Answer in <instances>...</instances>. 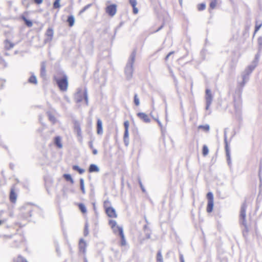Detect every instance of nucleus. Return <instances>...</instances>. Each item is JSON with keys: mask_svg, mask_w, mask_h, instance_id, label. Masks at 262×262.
I'll list each match as a JSON object with an SVG mask.
<instances>
[{"mask_svg": "<svg viewBox=\"0 0 262 262\" xmlns=\"http://www.w3.org/2000/svg\"><path fill=\"white\" fill-rule=\"evenodd\" d=\"M103 208L108 217L112 219L117 217V213L115 209L112 206L111 202L109 200H107L104 201Z\"/></svg>", "mask_w": 262, "mask_h": 262, "instance_id": "nucleus-2", "label": "nucleus"}, {"mask_svg": "<svg viewBox=\"0 0 262 262\" xmlns=\"http://www.w3.org/2000/svg\"><path fill=\"white\" fill-rule=\"evenodd\" d=\"M54 143L58 148H61L62 147L61 138L59 136H56L54 138Z\"/></svg>", "mask_w": 262, "mask_h": 262, "instance_id": "nucleus-16", "label": "nucleus"}, {"mask_svg": "<svg viewBox=\"0 0 262 262\" xmlns=\"http://www.w3.org/2000/svg\"><path fill=\"white\" fill-rule=\"evenodd\" d=\"M150 238V234H147V235H146V239H148Z\"/></svg>", "mask_w": 262, "mask_h": 262, "instance_id": "nucleus-47", "label": "nucleus"}, {"mask_svg": "<svg viewBox=\"0 0 262 262\" xmlns=\"http://www.w3.org/2000/svg\"><path fill=\"white\" fill-rule=\"evenodd\" d=\"M157 122H158V124H159L160 125H161V123H160L158 120H157Z\"/></svg>", "mask_w": 262, "mask_h": 262, "instance_id": "nucleus-50", "label": "nucleus"}, {"mask_svg": "<svg viewBox=\"0 0 262 262\" xmlns=\"http://www.w3.org/2000/svg\"><path fill=\"white\" fill-rule=\"evenodd\" d=\"M108 225L113 230L114 233L122 234L123 233V229L121 227L117 226V222L115 220H110L108 221Z\"/></svg>", "mask_w": 262, "mask_h": 262, "instance_id": "nucleus-3", "label": "nucleus"}, {"mask_svg": "<svg viewBox=\"0 0 262 262\" xmlns=\"http://www.w3.org/2000/svg\"><path fill=\"white\" fill-rule=\"evenodd\" d=\"M173 53H174V52H169L168 54L169 56H170V55H171V54H173Z\"/></svg>", "mask_w": 262, "mask_h": 262, "instance_id": "nucleus-49", "label": "nucleus"}, {"mask_svg": "<svg viewBox=\"0 0 262 262\" xmlns=\"http://www.w3.org/2000/svg\"><path fill=\"white\" fill-rule=\"evenodd\" d=\"M105 12L111 17L114 16L117 12V5L112 4L107 6L105 8Z\"/></svg>", "mask_w": 262, "mask_h": 262, "instance_id": "nucleus-5", "label": "nucleus"}, {"mask_svg": "<svg viewBox=\"0 0 262 262\" xmlns=\"http://www.w3.org/2000/svg\"><path fill=\"white\" fill-rule=\"evenodd\" d=\"M197 8L199 11L204 10L206 8V5L205 3L199 4L198 5Z\"/></svg>", "mask_w": 262, "mask_h": 262, "instance_id": "nucleus-33", "label": "nucleus"}, {"mask_svg": "<svg viewBox=\"0 0 262 262\" xmlns=\"http://www.w3.org/2000/svg\"><path fill=\"white\" fill-rule=\"evenodd\" d=\"M226 151L227 156L228 157H229V150L227 144L226 145Z\"/></svg>", "mask_w": 262, "mask_h": 262, "instance_id": "nucleus-40", "label": "nucleus"}, {"mask_svg": "<svg viewBox=\"0 0 262 262\" xmlns=\"http://www.w3.org/2000/svg\"><path fill=\"white\" fill-rule=\"evenodd\" d=\"M163 27V26H161V27L159 29V30L161 29Z\"/></svg>", "mask_w": 262, "mask_h": 262, "instance_id": "nucleus-51", "label": "nucleus"}, {"mask_svg": "<svg viewBox=\"0 0 262 262\" xmlns=\"http://www.w3.org/2000/svg\"><path fill=\"white\" fill-rule=\"evenodd\" d=\"M262 26V20H256L255 21V30L254 32V35L259 30L260 27Z\"/></svg>", "mask_w": 262, "mask_h": 262, "instance_id": "nucleus-18", "label": "nucleus"}, {"mask_svg": "<svg viewBox=\"0 0 262 262\" xmlns=\"http://www.w3.org/2000/svg\"><path fill=\"white\" fill-rule=\"evenodd\" d=\"M91 4L87 5L86 6H84L80 11H79V14H82L83 13L85 10H86L89 8H90L91 6Z\"/></svg>", "mask_w": 262, "mask_h": 262, "instance_id": "nucleus-35", "label": "nucleus"}, {"mask_svg": "<svg viewBox=\"0 0 262 262\" xmlns=\"http://www.w3.org/2000/svg\"><path fill=\"white\" fill-rule=\"evenodd\" d=\"M60 0H55L53 3V8L54 9H59L60 7Z\"/></svg>", "mask_w": 262, "mask_h": 262, "instance_id": "nucleus-32", "label": "nucleus"}, {"mask_svg": "<svg viewBox=\"0 0 262 262\" xmlns=\"http://www.w3.org/2000/svg\"><path fill=\"white\" fill-rule=\"evenodd\" d=\"M209 152L208 148L206 145H203L202 149V154L204 156H206L208 155Z\"/></svg>", "mask_w": 262, "mask_h": 262, "instance_id": "nucleus-29", "label": "nucleus"}, {"mask_svg": "<svg viewBox=\"0 0 262 262\" xmlns=\"http://www.w3.org/2000/svg\"><path fill=\"white\" fill-rule=\"evenodd\" d=\"M205 98H206V103H207V105L208 107L210 105L211 101H212L211 93V91L208 89H207L206 90Z\"/></svg>", "mask_w": 262, "mask_h": 262, "instance_id": "nucleus-12", "label": "nucleus"}, {"mask_svg": "<svg viewBox=\"0 0 262 262\" xmlns=\"http://www.w3.org/2000/svg\"><path fill=\"white\" fill-rule=\"evenodd\" d=\"M21 18L25 21V24L29 27L32 26V22L31 20H28L25 16H21Z\"/></svg>", "mask_w": 262, "mask_h": 262, "instance_id": "nucleus-23", "label": "nucleus"}, {"mask_svg": "<svg viewBox=\"0 0 262 262\" xmlns=\"http://www.w3.org/2000/svg\"><path fill=\"white\" fill-rule=\"evenodd\" d=\"M73 169L75 170H76L77 171H78L80 174H82L84 172V170L81 168H80V167H79L77 165H74L73 166Z\"/></svg>", "mask_w": 262, "mask_h": 262, "instance_id": "nucleus-31", "label": "nucleus"}, {"mask_svg": "<svg viewBox=\"0 0 262 262\" xmlns=\"http://www.w3.org/2000/svg\"><path fill=\"white\" fill-rule=\"evenodd\" d=\"M7 46H9V48H12L13 47V45H12L10 41H7L6 43Z\"/></svg>", "mask_w": 262, "mask_h": 262, "instance_id": "nucleus-41", "label": "nucleus"}, {"mask_svg": "<svg viewBox=\"0 0 262 262\" xmlns=\"http://www.w3.org/2000/svg\"><path fill=\"white\" fill-rule=\"evenodd\" d=\"M119 236L121 237V245L122 246H125L126 245V241L123 233H122V234H119Z\"/></svg>", "mask_w": 262, "mask_h": 262, "instance_id": "nucleus-30", "label": "nucleus"}, {"mask_svg": "<svg viewBox=\"0 0 262 262\" xmlns=\"http://www.w3.org/2000/svg\"><path fill=\"white\" fill-rule=\"evenodd\" d=\"M67 22L68 23V26L72 27L74 26L75 23V18L73 15H69L67 19Z\"/></svg>", "mask_w": 262, "mask_h": 262, "instance_id": "nucleus-17", "label": "nucleus"}, {"mask_svg": "<svg viewBox=\"0 0 262 262\" xmlns=\"http://www.w3.org/2000/svg\"><path fill=\"white\" fill-rule=\"evenodd\" d=\"M217 4V0H212L209 5L210 8L211 9H214L216 6Z\"/></svg>", "mask_w": 262, "mask_h": 262, "instance_id": "nucleus-26", "label": "nucleus"}, {"mask_svg": "<svg viewBox=\"0 0 262 262\" xmlns=\"http://www.w3.org/2000/svg\"><path fill=\"white\" fill-rule=\"evenodd\" d=\"M63 177L67 181L70 182L71 184H73L74 183V181L70 174H64Z\"/></svg>", "mask_w": 262, "mask_h": 262, "instance_id": "nucleus-24", "label": "nucleus"}, {"mask_svg": "<svg viewBox=\"0 0 262 262\" xmlns=\"http://www.w3.org/2000/svg\"><path fill=\"white\" fill-rule=\"evenodd\" d=\"M157 261L158 262H163V257L161 251H159L157 253Z\"/></svg>", "mask_w": 262, "mask_h": 262, "instance_id": "nucleus-28", "label": "nucleus"}, {"mask_svg": "<svg viewBox=\"0 0 262 262\" xmlns=\"http://www.w3.org/2000/svg\"><path fill=\"white\" fill-rule=\"evenodd\" d=\"M129 3L133 7V11L134 14H137L138 12V9L136 7L137 1L136 0H129Z\"/></svg>", "mask_w": 262, "mask_h": 262, "instance_id": "nucleus-15", "label": "nucleus"}, {"mask_svg": "<svg viewBox=\"0 0 262 262\" xmlns=\"http://www.w3.org/2000/svg\"><path fill=\"white\" fill-rule=\"evenodd\" d=\"M54 34L53 29L51 28H49L45 33L46 36V42H49L52 40Z\"/></svg>", "mask_w": 262, "mask_h": 262, "instance_id": "nucleus-8", "label": "nucleus"}, {"mask_svg": "<svg viewBox=\"0 0 262 262\" xmlns=\"http://www.w3.org/2000/svg\"><path fill=\"white\" fill-rule=\"evenodd\" d=\"M80 188L82 191V193H85V189L84 187V181L83 179H81L80 180Z\"/></svg>", "mask_w": 262, "mask_h": 262, "instance_id": "nucleus-34", "label": "nucleus"}, {"mask_svg": "<svg viewBox=\"0 0 262 262\" xmlns=\"http://www.w3.org/2000/svg\"><path fill=\"white\" fill-rule=\"evenodd\" d=\"M90 147L91 148L93 149V143L92 142H90Z\"/></svg>", "mask_w": 262, "mask_h": 262, "instance_id": "nucleus-46", "label": "nucleus"}, {"mask_svg": "<svg viewBox=\"0 0 262 262\" xmlns=\"http://www.w3.org/2000/svg\"><path fill=\"white\" fill-rule=\"evenodd\" d=\"M54 78L60 91H66L67 90L68 87V77L63 72H58Z\"/></svg>", "mask_w": 262, "mask_h": 262, "instance_id": "nucleus-1", "label": "nucleus"}, {"mask_svg": "<svg viewBox=\"0 0 262 262\" xmlns=\"http://www.w3.org/2000/svg\"><path fill=\"white\" fill-rule=\"evenodd\" d=\"M169 56H170L168 54H167V55L165 57V60H167Z\"/></svg>", "mask_w": 262, "mask_h": 262, "instance_id": "nucleus-48", "label": "nucleus"}, {"mask_svg": "<svg viewBox=\"0 0 262 262\" xmlns=\"http://www.w3.org/2000/svg\"><path fill=\"white\" fill-rule=\"evenodd\" d=\"M137 116L139 118L145 123H149L150 121V119L148 116L144 113H138L137 114Z\"/></svg>", "mask_w": 262, "mask_h": 262, "instance_id": "nucleus-9", "label": "nucleus"}, {"mask_svg": "<svg viewBox=\"0 0 262 262\" xmlns=\"http://www.w3.org/2000/svg\"><path fill=\"white\" fill-rule=\"evenodd\" d=\"M134 102L136 106H138L140 104L139 99L138 98L137 94H135L134 96Z\"/></svg>", "mask_w": 262, "mask_h": 262, "instance_id": "nucleus-36", "label": "nucleus"}, {"mask_svg": "<svg viewBox=\"0 0 262 262\" xmlns=\"http://www.w3.org/2000/svg\"><path fill=\"white\" fill-rule=\"evenodd\" d=\"M13 262H28L27 260L23 256L18 255L13 259Z\"/></svg>", "mask_w": 262, "mask_h": 262, "instance_id": "nucleus-19", "label": "nucleus"}, {"mask_svg": "<svg viewBox=\"0 0 262 262\" xmlns=\"http://www.w3.org/2000/svg\"><path fill=\"white\" fill-rule=\"evenodd\" d=\"M74 131L76 133L77 136L80 138L82 137V132L79 123L77 122L74 123Z\"/></svg>", "mask_w": 262, "mask_h": 262, "instance_id": "nucleus-13", "label": "nucleus"}, {"mask_svg": "<svg viewBox=\"0 0 262 262\" xmlns=\"http://www.w3.org/2000/svg\"><path fill=\"white\" fill-rule=\"evenodd\" d=\"M78 246L79 251L83 253H85L86 252V243L83 239L81 238L80 239Z\"/></svg>", "mask_w": 262, "mask_h": 262, "instance_id": "nucleus-10", "label": "nucleus"}, {"mask_svg": "<svg viewBox=\"0 0 262 262\" xmlns=\"http://www.w3.org/2000/svg\"><path fill=\"white\" fill-rule=\"evenodd\" d=\"M5 83V80L0 78V90L3 89V88L4 86Z\"/></svg>", "mask_w": 262, "mask_h": 262, "instance_id": "nucleus-38", "label": "nucleus"}, {"mask_svg": "<svg viewBox=\"0 0 262 262\" xmlns=\"http://www.w3.org/2000/svg\"><path fill=\"white\" fill-rule=\"evenodd\" d=\"M34 2L35 4L39 5L42 3L43 0H34Z\"/></svg>", "mask_w": 262, "mask_h": 262, "instance_id": "nucleus-39", "label": "nucleus"}, {"mask_svg": "<svg viewBox=\"0 0 262 262\" xmlns=\"http://www.w3.org/2000/svg\"><path fill=\"white\" fill-rule=\"evenodd\" d=\"M97 133L99 135L103 133L102 121L100 119H98L97 121Z\"/></svg>", "mask_w": 262, "mask_h": 262, "instance_id": "nucleus-14", "label": "nucleus"}, {"mask_svg": "<svg viewBox=\"0 0 262 262\" xmlns=\"http://www.w3.org/2000/svg\"><path fill=\"white\" fill-rule=\"evenodd\" d=\"M261 40H262V38H261V37H260V38L258 39V43H259L260 45H261V46L262 45V41H261Z\"/></svg>", "mask_w": 262, "mask_h": 262, "instance_id": "nucleus-42", "label": "nucleus"}, {"mask_svg": "<svg viewBox=\"0 0 262 262\" xmlns=\"http://www.w3.org/2000/svg\"><path fill=\"white\" fill-rule=\"evenodd\" d=\"M77 205L78 206L79 210L83 214H85L86 213V208L84 204L82 203H79L77 204Z\"/></svg>", "mask_w": 262, "mask_h": 262, "instance_id": "nucleus-20", "label": "nucleus"}, {"mask_svg": "<svg viewBox=\"0 0 262 262\" xmlns=\"http://www.w3.org/2000/svg\"><path fill=\"white\" fill-rule=\"evenodd\" d=\"M93 154L94 155H96L97 154V151L96 149L93 148Z\"/></svg>", "mask_w": 262, "mask_h": 262, "instance_id": "nucleus-44", "label": "nucleus"}, {"mask_svg": "<svg viewBox=\"0 0 262 262\" xmlns=\"http://www.w3.org/2000/svg\"><path fill=\"white\" fill-rule=\"evenodd\" d=\"M207 198L208 200V203L207 206L206 210L208 213L212 211L213 208V195L212 192H209L207 194Z\"/></svg>", "mask_w": 262, "mask_h": 262, "instance_id": "nucleus-4", "label": "nucleus"}, {"mask_svg": "<svg viewBox=\"0 0 262 262\" xmlns=\"http://www.w3.org/2000/svg\"><path fill=\"white\" fill-rule=\"evenodd\" d=\"M29 82L31 83L36 84L37 82L36 77L34 75H32L29 79Z\"/></svg>", "mask_w": 262, "mask_h": 262, "instance_id": "nucleus-27", "label": "nucleus"}, {"mask_svg": "<svg viewBox=\"0 0 262 262\" xmlns=\"http://www.w3.org/2000/svg\"><path fill=\"white\" fill-rule=\"evenodd\" d=\"M246 205L243 204L241 207L240 211V219L242 221V224L243 225H246Z\"/></svg>", "mask_w": 262, "mask_h": 262, "instance_id": "nucleus-7", "label": "nucleus"}, {"mask_svg": "<svg viewBox=\"0 0 262 262\" xmlns=\"http://www.w3.org/2000/svg\"><path fill=\"white\" fill-rule=\"evenodd\" d=\"M84 98H85V100L86 102H88V97H87V95H86V92L84 93Z\"/></svg>", "mask_w": 262, "mask_h": 262, "instance_id": "nucleus-43", "label": "nucleus"}, {"mask_svg": "<svg viewBox=\"0 0 262 262\" xmlns=\"http://www.w3.org/2000/svg\"><path fill=\"white\" fill-rule=\"evenodd\" d=\"M198 128L200 129H202L204 131L207 132L209 130L210 127H209V125L208 124H206L205 125H201L198 126Z\"/></svg>", "mask_w": 262, "mask_h": 262, "instance_id": "nucleus-25", "label": "nucleus"}, {"mask_svg": "<svg viewBox=\"0 0 262 262\" xmlns=\"http://www.w3.org/2000/svg\"><path fill=\"white\" fill-rule=\"evenodd\" d=\"M99 171V168H98V167L94 165V164H91L90 165V167H89V171L90 172H97Z\"/></svg>", "mask_w": 262, "mask_h": 262, "instance_id": "nucleus-22", "label": "nucleus"}, {"mask_svg": "<svg viewBox=\"0 0 262 262\" xmlns=\"http://www.w3.org/2000/svg\"><path fill=\"white\" fill-rule=\"evenodd\" d=\"M9 199L12 203H15L16 201L17 194L15 192V189L14 187L11 189Z\"/></svg>", "mask_w": 262, "mask_h": 262, "instance_id": "nucleus-11", "label": "nucleus"}, {"mask_svg": "<svg viewBox=\"0 0 262 262\" xmlns=\"http://www.w3.org/2000/svg\"><path fill=\"white\" fill-rule=\"evenodd\" d=\"M48 116L49 117V119L51 122H52L53 123H56V119L54 114H53L51 112H49L48 113Z\"/></svg>", "mask_w": 262, "mask_h": 262, "instance_id": "nucleus-21", "label": "nucleus"}, {"mask_svg": "<svg viewBox=\"0 0 262 262\" xmlns=\"http://www.w3.org/2000/svg\"><path fill=\"white\" fill-rule=\"evenodd\" d=\"M129 126V122L128 120L124 121V126L125 128V131L124 134L123 139L125 144L127 145L128 144V138L129 136L128 133V129Z\"/></svg>", "mask_w": 262, "mask_h": 262, "instance_id": "nucleus-6", "label": "nucleus"}, {"mask_svg": "<svg viewBox=\"0 0 262 262\" xmlns=\"http://www.w3.org/2000/svg\"><path fill=\"white\" fill-rule=\"evenodd\" d=\"M180 261L181 262H184V259L182 255H180Z\"/></svg>", "mask_w": 262, "mask_h": 262, "instance_id": "nucleus-45", "label": "nucleus"}, {"mask_svg": "<svg viewBox=\"0 0 262 262\" xmlns=\"http://www.w3.org/2000/svg\"><path fill=\"white\" fill-rule=\"evenodd\" d=\"M46 73V66L45 64H42L41 67V74L42 75H45Z\"/></svg>", "mask_w": 262, "mask_h": 262, "instance_id": "nucleus-37", "label": "nucleus"}]
</instances>
